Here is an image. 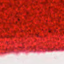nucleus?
Masks as SVG:
<instances>
[{
    "label": "nucleus",
    "mask_w": 64,
    "mask_h": 64,
    "mask_svg": "<svg viewBox=\"0 0 64 64\" xmlns=\"http://www.w3.org/2000/svg\"><path fill=\"white\" fill-rule=\"evenodd\" d=\"M62 31V30H60V32H61Z\"/></svg>",
    "instance_id": "nucleus-9"
},
{
    "label": "nucleus",
    "mask_w": 64,
    "mask_h": 64,
    "mask_svg": "<svg viewBox=\"0 0 64 64\" xmlns=\"http://www.w3.org/2000/svg\"><path fill=\"white\" fill-rule=\"evenodd\" d=\"M18 21H20V20L19 18L18 19Z\"/></svg>",
    "instance_id": "nucleus-11"
},
{
    "label": "nucleus",
    "mask_w": 64,
    "mask_h": 64,
    "mask_svg": "<svg viewBox=\"0 0 64 64\" xmlns=\"http://www.w3.org/2000/svg\"><path fill=\"white\" fill-rule=\"evenodd\" d=\"M4 37H6L7 38H11V37H14V36H12L11 34H10V35H7L6 36H4Z\"/></svg>",
    "instance_id": "nucleus-1"
},
{
    "label": "nucleus",
    "mask_w": 64,
    "mask_h": 64,
    "mask_svg": "<svg viewBox=\"0 0 64 64\" xmlns=\"http://www.w3.org/2000/svg\"><path fill=\"white\" fill-rule=\"evenodd\" d=\"M17 22H15L14 23V24H17Z\"/></svg>",
    "instance_id": "nucleus-5"
},
{
    "label": "nucleus",
    "mask_w": 64,
    "mask_h": 64,
    "mask_svg": "<svg viewBox=\"0 0 64 64\" xmlns=\"http://www.w3.org/2000/svg\"><path fill=\"white\" fill-rule=\"evenodd\" d=\"M48 32H51V30L50 29H48Z\"/></svg>",
    "instance_id": "nucleus-4"
},
{
    "label": "nucleus",
    "mask_w": 64,
    "mask_h": 64,
    "mask_svg": "<svg viewBox=\"0 0 64 64\" xmlns=\"http://www.w3.org/2000/svg\"><path fill=\"white\" fill-rule=\"evenodd\" d=\"M12 33H14H14H15L16 32V31H13L12 32Z\"/></svg>",
    "instance_id": "nucleus-8"
},
{
    "label": "nucleus",
    "mask_w": 64,
    "mask_h": 64,
    "mask_svg": "<svg viewBox=\"0 0 64 64\" xmlns=\"http://www.w3.org/2000/svg\"><path fill=\"white\" fill-rule=\"evenodd\" d=\"M54 32H55V31H54Z\"/></svg>",
    "instance_id": "nucleus-16"
},
{
    "label": "nucleus",
    "mask_w": 64,
    "mask_h": 64,
    "mask_svg": "<svg viewBox=\"0 0 64 64\" xmlns=\"http://www.w3.org/2000/svg\"><path fill=\"white\" fill-rule=\"evenodd\" d=\"M22 31H23V30H22Z\"/></svg>",
    "instance_id": "nucleus-18"
},
{
    "label": "nucleus",
    "mask_w": 64,
    "mask_h": 64,
    "mask_svg": "<svg viewBox=\"0 0 64 64\" xmlns=\"http://www.w3.org/2000/svg\"><path fill=\"white\" fill-rule=\"evenodd\" d=\"M0 4H1V3H0Z\"/></svg>",
    "instance_id": "nucleus-17"
},
{
    "label": "nucleus",
    "mask_w": 64,
    "mask_h": 64,
    "mask_svg": "<svg viewBox=\"0 0 64 64\" xmlns=\"http://www.w3.org/2000/svg\"><path fill=\"white\" fill-rule=\"evenodd\" d=\"M53 50H54V49L53 48L51 49L50 51H53Z\"/></svg>",
    "instance_id": "nucleus-7"
},
{
    "label": "nucleus",
    "mask_w": 64,
    "mask_h": 64,
    "mask_svg": "<svg viewBox=\"0 0 64 64\" xmlns=\"http://www.w3.org/2000/svg\"><path fill=\"white\" fill-rule=\"evenodd\" d=\"M38 33H39L38 32V33H36V36H37V37H38Z\"/></svg>",
    "instance_id": "nucleus-3"
},
{
    "label": "nucleus",
    "mask_w": 64,
    "mask_h": 64,
    "mask_svg": "<svg viewBox=\"0 0 64 64\" xmlns=\"http://www.w3.org/2000/svg\"><path fill=\"white\" fill-rule=\"evenodd\" d=\"M19 48H24V46H23L22 47H21L20 46L19 47Z\"/></svg>",
    "instance_id": "nucleus-2"
},
{
    "label": "nucleus",
    "mask_w": 64,
    "mask_h": 64,
    "mask_svg": "<svg viewBox=\"0 0 64 64\" xmlns=\"http://www.w3.org/2000/svg\"><path fill=\"white\" fill-rule=\"evenodd\" d=\"M29 31H30V30H29Z\"/></svg>",
    "instance_id": "nucleus-14"
},
{
    "label": "nucleus",
    "mask_w": 64,
    "mask_h": 64,
    "mask_svg": "<svg viewBox=\"0 0 64 64\" xmlns=\"http://www.w3.org/2000/svg\"><path fill=\"white\" fill-rule=\"evenodd\" d=\"M10 50H8V51H10Z\"/></svg>",
    "instance_id": "nucleus-13"
},
{
    "label": "nucleus",
    "mask_w": 64,
    "mask_h": 64,
    "mask_svg": "<svg viewBox=\"0 0 64 64\" xmlns=\"http://www.w3.org/2000/svg\"><path fill=\"white\" fill-rule=\"evenodd\" d=\"M12 6L11 5H10V6Z\"/></svg>",
    "instance_id": "nucleus-15"
},
{
    "label": "nucleus",
    "mask_w": 64,
    "mask_h": 64,
    "mask_svg": "<svg viewBox=\"0 0 64 64\" xmlns=\"http://www.w3.org/2000/svg\"><path fill=\"white\" fill-rule=\"evenodd\" d=\"M6 44H8V42H6Z\"/></svg>",
    "instance_id": "nucleus-10"
},
{
    "label": "nucleus",
    "mask_w": 64,
    "mask_h": 64,
    "mask_svg": "<svg viewBox=\"0 0 64 64\" xmlns=\"http://www.w3.org/2000/svg\"><path fill=\"white\" fill-rule=\"evenodd\" d=\"M1 37L2 38H3V36H1Z\"/></svg>",
    "instance_id": "nucleus-12"
},
{
    "label": "nucleus",
    "mask_w": 64,
    "mask_h": 64,
    "mask_svg": "<svg viewBox=\"0 0 64 64\" xmlns=\"http://www.w3.org/2000/svg\"><path fill=\"white\" fill-rule=\"evenodd\" d=\"M60 34H61V33H60Z\"/></svg>",
    "instance_id": "nucleus-19"
},
{
    "label": "nucleus",
    "mask_w": 64,
    "mask_h": 64,
    "mask_svg": "<svg viewBox=\"0 0 64 64\" xmlns=\"http://www.w3.org/2000/svg\"><path fill=\"white\" fill-rule=\"evenodd\" d=\"M8 29H9V28H4V29L6 30H8Z\"/></svg>",
    "instance_id": "nucleus-6"
}]
</instances>
